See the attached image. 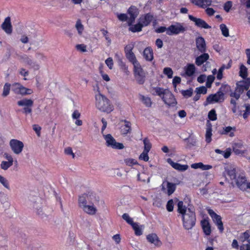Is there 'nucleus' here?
<instances>
[{
    "instance_id": "nucleus-23",
    "label": "nucleus",
    "mask_w": 250,
    "mask_h": 250,
    "mask_svg": "<svg viewBox=\"0 0 250 250\" xmlns=\"http://www.w3.org/2000/svg\"><path fill=\"white\" fill-rule=\"evenodd\" d=\"M167 162L173 168L179 171H185L186 170L188 166L187 165H181L177 163H175L170 158H168L167 160Z\"/></svg>"
},
{
    "instance_id": "nucleus-13",
    "label": "nucleus",
    "mask_w": 250,
    "mask_h": 250,
    "mask_svg": "<svg viewBox=\"0 0 250 250\" xmlns=\"http://www.w3.org/2000/svg\"><path fill=\"white\" fill-rule=\"evenodd\" d=\"M12 90L15 94L21 95H30L33 92L32 89L26 88L19 83L13 85Z\"/></svg>"
},
{
    "instance_id": "nucleus-40",
    "label": "nucleus",
    "mask_w": 250,
    "mask_h": 250,
    "mask_svg": "<svg viewBox=\"0 0 250 250\" xmlns=\"http://www.w3.org/2000/svg\"><path fill=\"white\" fill-rule=\"evenodd\" d=\"M10 86L11 84L10 83H5L2 93V96L3 97H6L9 95L10 90Z\"/></svg>"
},
{
    "instance_id": "nucleus-24",
    "label": "nucleus",
    "mask_w": 250,
    "mask_h": 250,
    "mask_svg": "<svg viewBox=\"0 0 250 250\" xmlns=\"http://www.w3.org/2000/svg\"><path fill=\"white\" fill-rule=\"evenodd\" d=\"M242 83H238L237 86L234 92H232L230 96L231 97H234L236 100H238L241 94L244 91L245 89L243 88Z\"/></svg>"
},
{
    "instance_id": "nucleus-20",
    "label": "nucleus",
    "mask_w": 250,
    "mask_h": 250,
    "mask_svg": "<svg viewBox=\"0 0 250 250\" xmlns=\"http://www.w3.org/2000/svg\"><path fill=\"white\" fill-rule=\"evenodd\" d=\"M196 46L197 50L200 53H204L206 51L207 47L206 42L202 37H198L195 40Z\"/></svg>"
},
{
    "instance_id": "nucleus-62",
    "label": "nucleus",
    "mask_w": 250,
    "mask_h": 250,
    "mask_svg": "<svg viewBox=\"0 0 250 250\" xmlns=\"http://www.w3.org/2000/svg\"><path fill=\"white\" fill-rule=\"evenodd\" d=\"M64 152L66 154L71 155L73 158H75V154L73 152L72 149L71 147H68L66 148L64 150Z\"/></svg>"
},
{
    "instance_id": "nucleus-54",
    "label": "nucleus",
    "mask_w": 250,
    "mask_h": 250,
    "mask_svg": "<svg viewBox=\"0 0 250 250\" xmlns=\"http://www.w3.org/2000/svg\"><path fill=\"white\" fill-rule=\"evenodd\" d=\"M208 118L212 121L216 120L217 117L215 110L214 109L211 110L208 113Z\"/></svg>"
},
{
    "instance_id": "nucleus-28",
    "label": "nucleus",
    "mask_w": 250,
    "mask_h": 250,
    "mask_svg": "<svg viewBox=\"0 0 250 250\" xmlns=\"http://www.w3.org/2000/svg\"><path fill=\"white\" fill-rule=\"evenodd\" d=\"M201 225L204 232L206 234V235H210L211 233V228L208 221L206 219H204L201 221Z\"/></svg>"
},
{
    "instance_id": "nucleus-51",
    "label": "nucleus",
    "mask_w": 250,
    "mask_h": 250,
    "mask_svg": "<svg viewBox=\"0 0 250 250\" xmlns=\"http://www.w3.org/2000/svg\"><path fill=\"white\" fill-rule=\"evenodd\" d=\"M250 236V232L249 231H246L242 234V235L240 236L239 239L242 242H244L247 240H248Z\"/></svg>"
},
{
    "instance_id": "nucleus-64",
    "label": "nucleus",
    "mask_w": 250,
    "mask_h": 250,
    "mask_svg": "<svg viewBox=\"0 0 250 250\" xmlns=\"http://www.w3.org/2000/svg\"><path fill=\"white\" fill-rule=\"evenodd\" d=\"M240 250H250V240L247 244H243L240 247Z\"/></svg>"
},
{
    "instance_id": "nucleus-61",
    "label": "nucleus",
    "mask_w": 250,
    "mask_h": 250,
    "mask_svg": "<svg viewBox=\"0 0 250 250\" xmlns=\"http://www.w3.org/2000/svg\"><path fill=\"white\" fill-rule=\"evenodd\" d=\"M105 64L110 69H112L113 66V62L111 58H108L105 61Z\"/></svg>"
},
{
    "instance_id": "nucleus-63",
    "label": "nucleus",
    "mask_w": 250,
    "mask_h": 250,
    "mask_svg": "<svg viewBox=\"0 0 250 250\" xmlns=\"http://www.w3.org/2000/svg\"><path fill=\"white\" fill-rule=\"evenodd\" d=\"M231 6L232 2L230 1H228L225 3L224 9L227 12H228L230 9Z\"/></svg>"
},
{
    "instance_id": "nucleus-27",
    "label": "nucleus",
    "mask_w": 250,
    "mask_h": 250,
    "mask_svg": "<svg viewBox=\"0 0 250 250\" xmlns=\"http://www.w3.org/2000/svg\"><path fill=\"white\" fill-rule=\"evenodd\" d=\"M197 57L195 59V63L198 66H200L206 62L209 58V55L205 52Z\"/></svg>"
},
{
    "instance_id": "nucleus-33",
    "label": "nucleus",
    "mask_w": 250,
    "mask_h": 250,
    "mask_svg": "<svg viewBox=\"0 0 250 250\" xmlns=\"http://www.w3.org/2000/svg\"><path fill=\"white\" fill-rule=\"evenodd\" d=\"M125 125L121 126V132L123 134H127L131 130V123L127 121H124Z\"/></svg>"
},
{
    "instance_id": "nucleus-35",
    "label": "nucleus",
    "mask_w": 250,
    "mask_h": 250,
    "mask_svg": "<svg viewBox=\"0 0 250 250\" xmlns=\"http://www.w3.org/2000/svg\"><path fill=\"white\" fill-rule=\"evenodd\" d=\"M213 221L218 226V229L220 230L221 232H223L224 230V227L223 223L221 221V217L220 216L217 215L215 217L212 218Z\"/></svg>"
},
{
    "instance_id": "nucleus-6",
    "label": "nucleus",
    "mask_w": 250,
    "mask_h": 250,
    "mask_svg": "<svg viewBox=\"0 0 250 250\" xmlns=\"http://www.w3.org/2000/svg\"><path fill=\"white\" fill-rule=\"evenodd\" d=\"M128 13L129 17L128 18L127 15L125 14H121L118 15V18L119 20L121 21H126L129 25L133 22L138 15V9L135 7H131L128 10Z\"/></svg>"
},
{
    "instance_id": "nucleus-39",
    "label": "nucleus",
    "mask_w": 250,
    "mask_h": 250,
    "mask_svg": "<svg viewBox=\"0 0 250 250\" xmlns=\"http://www.w3.org/2000/svg\"><path fill=\"white\" fill-rule=\"evenodd\" d=\"M212 129L210 126H208L206 128V141L209 143L211 141Z\"/></svg>"
},
{
    "instance_id": "nucleus-3",
    "label": "nucleus",
    "mask_w": 250,
    "mask_h": 250,
    "mask_svg": "<svg viewBox=\"0 0 250 250\" xmlns=\"http://www.w3.org/2000/svg\"><path fill=\"white\" fill-rule=\"evenodd\" d=\"M96 106L100 111L107 113L113 110L110 101L102 94H95Z\"/></svg>"
},
{
    "instance_id": "nucleus-52",
    "label": "nucleus",
    "mask_w": 250,
    "mask_h": 250,
    "mask_svg": "<svg viewBox=\"0 0 250 250\" xmlns=\"http://www.w3.org/2000/svg\"><path fill=\"white\" fill-rule=\"evenodd\" d=\"M215 79V77L213 75H209L207 77V80L206 82V86L210 88L211 86L212 83L213 82Z\"/></svg>"
},
{
    "instance_id": "nucleus-44",
    "label": "nucleus",
    "mask_w": 250,
    "mask_h": 250,
    "mask_svg": "<svg viewBox=\"0 0 250 250\" xmlns=\"http://www.w3.org/2000/svg\"><path fill=\"white\" fill-rule=\"evenodd\" d=\"M239 83H242L243 88L245 90H248L250 86V78H247L245 80L240 81Z\"/></svg>"
},
{
    "instance_id": "nucleus-32",
    "label": "nucleus",
    "mask_w": 250,
    "mask_h": 250,
    "mask_svg": "<svg viewBox=\"0 0 250 250\" xmlns=\"http://www.w3.org/2000/svg\"><path fill=\"white\" fill-rule=\"evenodd\" d=\"M167 90L159 87H155L152 88V92L153 95H158L162 98L163 95H165L166 93V90Z\"/></svg>"
},
{
    "instance_id": "nucleus-22",
    "label": "nucleus",
    "mask_w": 250,
    "mask_h": 250,
    "mask_svg": "<svg viewBox=\"0 0 250 250\" xmlns=\"http://www.w3.org/2000/svg\"><path fill=\"white\" fill-rule=\"evenodd\" d=\"M1 28L7 34L12 33V26L10 17H8L5 19L4 22L1 24Z\"/></svg>"
},
{
    "instance_id": "nucleus-60",
    "label": "nucleus",
    "mask_w": 250,
    "mask_h": 250,
    "mask_svg": "<svg viewBox=\"0 0 250 250\" xmlns=\"http://www.w3.org/2000/svg\"><path fill=\"white\" fill-rule=\"evenodd\" d=\"M76 48L78 50L82 52H85L86 51V46L84 44H77L76 46Z\"/></svg>"
},
{
    "instance_id": "nucleus-8",
    "label": "nucleus",
    "mask_w": 250,
    "mask_h": 250,
    "mask_svg": "<svg viewBox=\"0 0 250 250\" xmlns=\"http://www.w3.org/2000/svg\"><path fill=\"white\" fill-rule=\"evenodd\" d=\"M187 30V27L181 23L177 22L169 26L167 29V35L171 36L183 33Z\"/></svg>"
},
{
    "instance_id": "nucleus-29",
    "label": "nucleus",
    "mask_w": 250,
    "mask_h": 250,
    "mask_svg": "<svg viewBox=\"0 0 250 250\" xmlns=\"http://www.w3.org/2000/svg\"><path fill=\"white\" fill-rule=\"evenodd\" d=\"M186 74L189 76H192L195 73V66L192 63H188L184 68Z\"/></svg>"
},
{
    "instance_id": "nucleus-26",
    "label": "nucleus",
    "mask_w": 250,
    "mask_h": 250,
    "mask_svg": "<svg viewBox=\"0 0 250 250\" xmlns=\"http://www.w3.org/2000/svg\"><path fill=\"white\" fill-rule=\"evenodd\" d=\"M153 16L150 14H147L144 16H141L139 19V21L144 26L148 25L153 20Z\"/></svg>"
},
{
    "instance_id": "nucleus-2",
    "label": "nucleus",
    "mask_w": 250,
    "mask_h": 250,
    "mask_svg": "<svg viewBox=\"0 0 250 250\" xmlns=\"http://www.w3.org/2000/svg\"><path fill=\"white\" fill-rule=\"evenodd\" d=\"M228 176L232 180H234L237 187L241 190L248 189V182L245 174L239 168L234 166H230L226 168Z\"/></svg>"
},
{
    "instance_id": "nucleus-4",
    "label": "nucleus",
    "mask_w": 250,
    "mask_h": 250,
    "mask_svg": "<svg viewBox=\"0 0 250 250\" xmlns=\"http://www.w3.org/2000/svg\"><path fill=\"white\" fill-rule=\"evenodd\" d=\"M99 197L94 192L89 191L79 196V205L91 204L98 202Z\"/></svg>"
},
{
    "instance_id": "nucleus-34",
    "label": "nucleus",
    "mask_w": 250,
    "mask_h": 250,
    "mask_svg": "<svg viewBox=\"0 0 250 250\" xmlns=\"http://www.w3.org/2000/svg\"><path fill=\"white\" fill-rule=\"evenodd\" d=\"M144 57L148 61H152L153 59L152 50L149 47L146 48L144 51Z\"/></svg>"
},
{
    "instance_id": "nucleus-47",
    "label": "nucleus",
    "mask_w": 250,
    "mask_h": 250,
    "mask_svg": "<svg viewBox=\"0 0 250 250\" xmlns=\"http://www.w3.org/2000/svg\"><path fill=\"white\" fill-rule=\"evenodd\" d=\"M12 165L13 164L11 163L10 162L3 161L1 163L0 167L1 169L6 170Z\"/></svg>"
},
{
    "instance_id": "nucleus-48",
    "label": "nucleus",
    "mask_w": 250,
    "mask_h": 250,
    "mask_svg": "<svg viewBox=\"0 0 250 250\" xmlns=\"http://www.w3.org/2000/svg\"><path fill=\"white\" fill-rule=\"evenodd\" d=\"M0 183L7 189H10L9 183L7 179L0 175Z\"/></svg>"
},
{
    "instance_id": "nucleus-49",
    "label": "nucleus",
    "mask_w": 250,
    "mask_h": 250,
    "mask_svg": "<svg viewBox=\"0 0 250 250\" xmlns=\"http://www.w3.org/2000/svg\"><path fill=\"white\" fill-rule=\"evenodd\" d=\"M122 218L131 226L134 223V222L133 221L132 219L130 218L129 215L127 213L123 214V215H122Z\"/></svg>"
},
{
    "instance_id": "nucleus-25",
    "label": "nucleus",
    "mask_w": 250,
    "mask_h": 250,
    "mask_svg": "<svg viewBox=\"0 0 250 250\" xmlns=\"http://www.w3.org/2000/svg\"><path fill=\"white\" fill-rule=\"evenodd\" d=\"M192 3L202 8H206L211 5V0H191Z\"/></svg>"
},
{
    "instance_id": "nucleus-41",
    "label": "nucleus",
    "mask_w": 250,
    "mask_h": 250,
    "mask_svg": "<svg viewBox=\"0 0 250 250\" xmlns=\"http://www.w3.org/2000/svg\"><path fill=\"white\" fill-rule=\"evenodd\" d=\"M239 74L240 76L244 79L246 78L247 77L248 69L243 64H242L240 66Z\"/></svg>"
},
{
    "instance_id": "nucleus-16",
    "label": "nucleus",
    "mask_w": 250,
    "mask_h": 250,
    "mask_svg": "<svg viewBox=\"0 0 250 250\" xmlns=\"http://www.w3.org/2000/svg\"><path fill=\"white\" fill-rule=\"evenodd\" d=\"M147 241L154 248H158L162 245L158 236L155 233H150L146 236Z\"/></svg>"
},
{
    "instance_id": "nucleus-30",
    "label": "nucleus",
    "mask_w": 250,
    "mask_h": 250,
    "mask_svg": "<svg viewBox=\"0 0 250 250\" xmlns=\"http://www.w3.org/2000/svg\"><path fill=\"white\" fill-rule=\"evenodd\" d=\"M191 167L194 169L200 168L202 170H208L212 168L209 165H204L202 163H194L191 165Z\"/></svg>"
},
{
    "instance_id": "nucleus-18",
    "label": "nucleus",
    "mask_w": 250,
    "mask_h": 250,
    "mask_svg": "<svg viewBox=\"0 0 250 250\" xmlns=\"http://www.w3.org/2000/svg\"><path fill=\"white\" fill-rule=\"evenodd\" d=\"M79 206L85 213L89 215H95L97 211L94 204L79 205Z\"/></svg>"
},
{
    "instance_id": "nucleus-36",
    "label": "nucleus",
    "mask_w": 250,
    "mask_h": 250,
    "mask_svg": "<svg viewBox=\"0 0 250 250\" xmlns=\"http://www.w3.org/2000/svg\"><path fill=\"white\" fill-rule=\"evenodd\" d=\"M139 99L147 107H150L152 104L151 99L143 95H139Z\"/></svg>"
},
{
    "instance_id": "nucleus-42",
    "label": "nucleus",
    "mask_w": 250,
    "mask_h": 250,
    "mask_svg": "<svg viewBox=\"0 0 250 250\" xmlns=\"http://www.w3.org/2000/svg\"><path fill=\"white\" fill-rule=\"evenodd\" d=\"M75 27L77 29L78 34L80 35L82 34V33L83 31L84 27L83 25L82 24L81 21L80 20H78L76 21V23L75 25Z\"/></svg>"
},
{
    "instance_id": "nucleus-45",
    "label": "nucleus",
    "mask_w": 250,
    "mask_h": 250,
    "mask_svg": "<svg viewBox=\"0 0 250 250\" xmlns=\"http://www.w3.org/2000/svg\"><path fill=\"white\" fill-rule=\"evenodd\" d=\"M144 150L145 151L149 152L151 147V145L149 142V140L147 138H145L144 139Z\"/></svg>"
},
{
    "instance_id": "nucleus-55",
    "label": "nucleus",
    "mask_w": 250,
    "mask_h": 250,
    "mask_svg": "<svg viewBox=\"0 0 250 250\" xmlns=\"http://www.w3.org/2000/svg\"><path fill=\"white\" fill-rule=\"evenodd\" d=\"M21 59L22 60V61L25 63L26 64L31 65L33 63V61L30 59L28 56L26 55H24L21 57Z\"/></svg>"
},
{
    "instance_id": "nucleus-7",
    "label": "nucleus",
    "mask_w": 250,
    "mask_h": 250,
    "mask_svg": "<svg viewBox=\"0 0 250 250\" xmlns=\"http://www.w3.org/2000/svg\"><path fill=\"white\" fill-rule=\"evenodd\" d=\"M133 71L137 82L139 84H143L145 81L146 73L139 62L133 65Z\"/></svg>"
},
{
    "instance_id": "nucleus-59",
    "label": "nucleus",
    "mask_w": 250,
    "mask_h": 250,
    "mask_svg": "<svg viewBox=\"0 0 250 250\" xmlns=\"http://www.w3.org/2000/svg\"><path fill=\"white\" fill-rule=\"evenodd\" d=\"M174 203L173 200H169L167 204V209L168 211H172L173 209Z\"/></svg>"
},
{
    "instance_id": "nucleus-5",
    "label": "nucleus",
    "mask_w": 250,
    "mask_h": 250,
    "mask_svg": "<svg viewBox=\"0 0 250 250\" xmlns=\"http://www.w3.org/2000/svg\"><path fill=\"white\" fill-rule=\"evenodd\" d=\"M227 87H229L228 85H222L216 93L210 94L207 97L206 102L208 104H212L213 103H221L223 102L224 100V93H223V91Z\"/></svg>"
},
{
    "instance_id": "nucleus-11",
    "label": "nucleus",
    "mask_w": 250,
    "mask_h": 250,
    "mask_svg": "<svg viewBox=\"0 0 250 250\" xmlns=\"http://www.w3.org/2000/svg\"><path fill=\"white\" fill-rule=\"evenodd\" d=\"M104 138L106 142V146L114 149H121L124 147L123 144L116 142L115 139L110 134H103Z\"/></svg>"
},
{
    "instance_id": "nucleus-1",
    "label": "nucleus",
    "mask_w": 250,
    "mask_h": 250,
    "mask_svg": "<svg viewBox=\"0 0 250 250\" xmlns=\"http://www.w3.org/2000/svg\"><path fill=\"white\" fill-rule=\"evenodd\" d=\"M178 211L182 215L183 227L185 229H191L195 225V214L192 208H187L183 205L182 201H179L177 204Z\"/></svg>"
},
{
    "instance_id": "nucleus-9",
    "label": "nucleus",
    "mask_w": 250,
    "mask_h": 250,
    "mask_svg": "<svg viewBox=\"0 0 250 250\" xmlns=\"http://www.w3.org/2000/svg\"><path fill=\"white\" fill-rule=\"evenodd\" d=\"M134 47V43L131 42L127 44L125 48V55L128 61L133 65L136 64L139 62L137 60L135 55L133 52L132 50Z\"/></svg>"
},
{
    "instance_id": "nucleus-37",
    "label": "nucleus",
    "mask_w": 250,
    "mask_h": 250,
    "mask_svg": "<svg viewBox=\"0 0 250 250\" xmlns=\"http://www.w3.org/2000/svg\"><path fill=\"white\" fill-rule=\"evenodd\" d=\"M143 26L144 25L139 21V22L137 24L133 25L129 27V30L132 32H139L142 30Z\"/></svg>"
},
{
    "instance_id": "nucleus-31",
    "label": "nucleus",
    "mask_w": 250,
    "mask_h": 250,
    "mask_svg": "<svg viewBox=\"0 0 250 250\" xmlns=\"http://www.w3.org/2000/svg\"><path fill=\"white\" fill-rule=\"evenodd\" d=\"M235 131L236 128L235 127L226 126L223 128L221 134L225 135L229 134V136L232 137L234 136V133Z\"/></svg>"
},
{
    "instance_id": "nucleus-15",
    "label": "nucleus",
    "mask_w": 250,
    "mask_h": 250,
    "mask_svg": "<svg viewBox=\"0 0 250 250\" xmlns=\"http://www.w3.org/2000/svg\"><path fill=\"white\" fill-rule=\"evenodd\" d=\"M133 176H136L137 180L140 182H146L147 183L150 182V177H148V174L144 170L142 173L136 169H133L131 171Z\"/></svg>"
},
{
    "instance_id": "nucleus-57",
    "label": "nucleus",
    "mask_w": 250,
    "mask_h": 250,
    "mask_svg": "<svg viewBox=\"0 0 250 250\" xmlns=\"http://www.w3.org/2000/svg\"><path fill=\"white\" fill-rule=\"evenodd\" d=\"M148 153V152L143 151V152L140 155L139 159L147 162L149 159Z\"/></svg>"
},
{
    "instance_id": "nucleus-12",
    "label": "nucleus",
    "mask_w": 250,
    "mask_h": 250,
    "mask_svg": "<svg viewBox=\"0 0 250 250\" xmlns=\"http://www.w3.org/2000/svg\"><path fill=\"white\" fill-rule=\"evenodd\" d=\"M33 104L34 102L32 100L27 98H24L17 102L19 106L23 107V113L26 114L32 112V107Z\"/></svg>"
},
{
    "instance_id": "nucleus-53",
    "label": "nucleus",
    "mask_w": 250,
    "mask_h": 250,
    "mask_svg": "<svg viewBox=\"0 0 250 250\" xmlns=\"http://www.w3.org/2000/svg\"><path fill=\"white\" fill-rule=\"evenodd\" d=\"M125 162L128 166H132L137 164V161L132 158H127L125 160Z\"/></svg>"
},
{
    "instance_id": "nucleus-38",
    "label": "nucleus",
    "mask_w": 250,
    "mask_h": 250,
    "mask_svg": "<svg viewBox=\"0 0 250 250\" xmlns=\"http://www.w3.org/2000/svg\"><path fill=\"white\" fill-rule=\"evenodd\" d=\"M131 226L135 231V235L140 236L143 234L142 229L138 223H134Z\"/></svg>"
},
{
    "instance_id": "nucleus-17",
    "label": "nucleus",
    "mask_w": 250,
    "mask_h": 250,
    "mask_svg": "<svg viewBox=\"0 0 250 250\" xmlns=\"http://www.w3.org/2000/svg\"><path fill=\"white\" fill-rule=\"evenodd\" d=\"M162 100L165 103L168 105H174L176 104V101L174 96L168 90H166L165 95L162 97Z\"/></svg>"
},
{
    "instance_id": "nucleus-21",
    "label": "nucleus",
    "mask_w": 250,
    "mask_h": 250,
    "mask_svg": "<svg viewBox=\"0 0 250 250\" xmlns=\"http://www.w3.org/2000/svg\"><path fill=\"white\" fill-rule=\"evenodd\" d=\"M243 147L244 146L241 141L234 143L232 145L233 151L236 155H242L246 152V149H242Z\"/></svg>"
},
{
    "instance_id": "nucleus-19",
    "label": "nucleus",
    "mask_w": 250,
    "mask_h": 250,
    "mask_svg": "<svg viewBox=\"0 0 250 250\" xmlns=\"http://www.w3.org/2000/svg\"><path fill=\"white\" fill-rule=\"evenodd\" d=\"M188 18L191 21L195 23V24L197 26L200 28L205 29H208L211 28V26L208 25L205 21L201 19L195 18L192 15H188Z\"/></svg>"
},
{
    "instance_id": "nucleus-56",
    "label": "nucleus",
    "mask_w": 250,
    "mask_h": 250,
    "mask_svg": "<svg viewBox=\"0 0 250 250\" xmlns=\"http://www.w3.org/2000/svg\"><path fill=\"white\" fill-rule=\"evenodd\" d=\"M19 73L22 76H23L24 80H26V77L29 75V71L23 68H20L19 70Z\"/></svg>"
},
{
    "instance_id": "nucleus-43",
    "label": "nucleus",
    "mask_w": 250,
    "mask_h": 250,
    "mask_svg": "<svg viewBox=\"0 0 250 250\" xmlns=\"http://www.w3.org/2000/svg\"><path fill=\"white\" fill-rule=\"evenodd\" d=\"M220 28L224 36L226 37H228L229 36V29L225 24H221L220 25Z\"/></svg>"
},
{
    "instance_id": "nucleus-14",
    "label": "nucleus",
    "mask_w": 250,
    "mask_h": 250,
    "mask_svg": "<svg viewBox=\"0 0 250 250\" xmlns=\"http://www.w3.org/2000/svg\"><path fill=\"white\" fill-rule=\"evenodd\" d=\"M176 184L170 183L167 181L163 182L162 185V190L167 193L168 195H171L175 190Z\"/></svg>"
},
{
    "instance_id": "nucleus-50",
    "label": "nucleus",
    "mask_w": 250,
    "mask_h": 250,
    "mask_svg": "<svg viewBox=\"0 0 250 250\" xmlns=\"http://www.w3.org/2000/svg\"><path fill=\"white\" fill-rule=\"evenodd\" d=\"M181 93L185 98H188L192 96L193 93V90L191 88L186 90H182Z\"/></svg>"
},
{
    "instance_id": "nucleus-10",
    "label": "nucleus",
    "mask_w": 250,
    "mask_h": 250,
    "mask_svg": "<svg viewBox=\"0 0 250 250\" xmlns=\"http://www.w3.org/2000/svg\"><path fill=\"white\" fill-rule=\"evenodd\" d=\"M9 146L12 151L16 155L20 154L24 147V144L22 142L14 139L10 141Z\"/></svg>"
},
{
    "instance_id": "nucleus-58",
    "label": "nucleus",
    "mask_w": 250,
    "mask_h": 250,
    "mask_svg": "<svg viewBox=\"0 0 250 250\" xmlns=\"http://www.w3.org/2000/svg\"><path fill=\"white\" fill-rule=\"evenodd\" d=\"M196 91L197 92V94H205L207 93V89L205 86H201V87L196 88Z\"/></svg>"
},
{
    "instance_id": "nucleus-46",
    "label": "nucleus",
    "mask_w": 250,
    "mask_h": 250,
    "mask_svg": "<svg viewBox=\"0 0 250 250\" xmlns=\"http://www.w3.org/2000/svg\"><path fill=\"white\" fill-rule=\"evenodd\" d=\"M163 73L166 75L168 78H171L173 76V72L170 67H166L164 69Z\"/></svg>"
}]
</instances>
